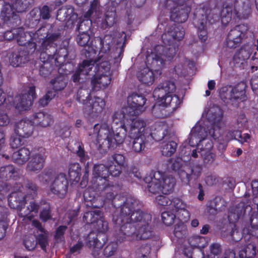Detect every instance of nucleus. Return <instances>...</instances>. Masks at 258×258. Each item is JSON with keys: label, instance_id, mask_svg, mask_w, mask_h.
Returning a JSON list of instances; mask_svg holds the SVG:
<instances>
[{"label": "nucleus", "instance_id": "c03bdc74", "mask_svg": "<svg viewBox=\"0 0 258 258\" xmlns=\"http://www.w3.org/2000/svg\"><path fill=\"white\" fill-rule=\"evenodd\" d=\"M227 206V202L222 197H216L210 203V210L213 209L216 213L225 211Z\"/></svg>", "mask_w": 258, "mask_h": 258}, {"label": "nucleus", "instance_id": "dca6fc26", "mask_svg": "<svg viewBox=\"0 0 258 258\" xmlns=\"http://www.w3.org/2000/svg\"><path fill=\"white\" fill-rule=\"evenodd\" d=\"M135 113L134 111H131L130 108L123 107L121 109L115 111L111 115L110 121L112 128L127 127V123H130L129 120H132L128 117L134 116Z\"/></svg>", "mask_w": 258, "mask_h": 258}, {"label": "nucleus", "instance_id": "f257e3e1", "mask_svg": "<svg viewBox=\"0 0 258 258\" xmlns=\"http://www.w3.org/2000/svg\"><path fill=\"white\" fill-rule=\"evenodd\" d=\"M137 202L133 199H128L121 209L119 218L113 215L112 221L114 223L113 236L115 242H111L104 248L103 254L106 257L113 255L117 249V242L134 239H147L152 236L150 225L152 215L148 212L137 211L130 216L133 205Z\"/></svg>", "mask_w": 258, "mask_h": 258}, {"label": "nucleus", "instance_id": "f8f14e48", "mask_svg": "<svg viewBox=\"0 0 258 258\" xmlns=\"http://www.w3.org/2000/svg\"><path fill=\"white\" fill-rule=\"evenodd\" d=\"M248 29V26L244 24L236 25L231 29L228 32L225 40L226 46L231 49L239 47L245 37Z\"/></svg>", "mask_w": 258, "mask_h": 258}, {"label": "nucleus", "instance_id": "f3484780", "mask_svg": "<svg viewBox=\"0 0 258 258\" xmlns=\"http://www.w3.org/2000/svg\"><path fill=\"white\" fill-rule=\"evenodd\" d=\"M54 34L58 35V36L53 42L54 43L55 51L54 54H53L52 61L54 62L56 67H59V68H62V69L63 70V63L65 62L66 58L69 55L68 48V47L64 46L57 49V42L60 40L61 35L59 31L52 32V31L50 30H48V35H50L51 34Z\"/></svg>", "mask_w": 258, "mask_h": 258}, {"label": "nucleus", "instance_id": "412c9836", "mask_svg": "<svg viewBox=\"0 0 258 258\" xmlns=\"http://www.w3.org/2000/svg\"><path fill=\"white\" fill-rule=\"evenodd\" d=\"M150 180L148 177L144 179L146 182H148L147 185L148 190L151 193L156 194L161 192L163 194L162 187V172L156 171L150 173Z\"/></svg>", "mask_w": 258, "mask_h": 258}, {"label": "nucleus", "instance_id": "1a4fd4ad", "mask_svg": "<svg viewBox=\"0 0 258 258\" xmlns=\"http://www.w3.org/2000/svg\"><path fill=\"white\" fill-rule=\"evenodd\" d=\"M246 88V85L243 82H240L234 86H225L221 88L220 96L224 102L237 107L240 103L247 100Z\"/></svg>", "mask_w": 258, "mask_h": 258}, {"label": "nucleus", "instance_id": "c85d7f7f", "mask_svg": "<svg viewBox=\"0 0 258 258\" xmlns=\"http://www.w3.org/2000/svg\"><path fill=\"white\" fill-rule=\"evenodd\" d=\"M111 81L110 74L99 73L94 76L91 80V84L93 88L96 90L97 88L100 89H104L108 87Z\"/></svg>", "mask_w": 258, "mask_h": 258}, {"label": "nucleus", "instance_id": "338daca9", "mask_svg": "<svg viewBox=\"0 0 258 258\" xmlns=\"http://www.w3.org/2000/svg\"><path fill=\"white\" fill-rule=\"evenodd\" d=\"M99 6L98 1L93 0L90 4L89 10L85 13V17L90 18L94 13L95 14V16H98L99 14Z\"/></svg>", "mask_w": 258, "mask_h": 258}, {"label": "nucleus", "instance_id": "3c124183", "mask_svg": "<svg viewBox=\"0 0 258 258\" xmlns=\"http://www.w3.org/2000/svg\"><path fill=\"white\" fill-rule=\"evenodd\" d=\"M256 254V246L253 243L250 242L244 246L239 251L240 258H254Z\"/></svg>", "mask_w": 258, "mask_h": 258}, {"label": "nucleus", "instance_id": "aec40b11", "mask_svg": "<svg viewBox=\"0 0 258 258\" xmlns=\"http://www.w3.org/2000/svg\"><path fill=\"white\" fill-rule=\"evenodd\" d=\"M147 99L143 95L136 93H133L127 97L128 106L125 108H130L131 111H134V116L138 115L139 113L143 111L144 105Z\"/></svg>", "mask_w": 258, "mask_h": 258}, {"label": "nucleus", "instance_id": "72a5a7b5", "mask_svg": "<svg viewBox=\"0 0 258 258\" xmlns=\"http://www.w3.org/2000/svg\"><path fill=\"white\" fill-rule=\"evenodd\" d=\"M137 77L142 84L149 86L152 85L155 80L154 72L148 67H144L138 71Z\"/></svg>", "mask_w": 258, "mask_h": 258}, {"label": "nucleus", "instance_id": "c9c22d12", "mask_svg": "<svg viewBox=\"0 0 258 258\" xmlns=\"http://www.w3.org/2000/svg\"><path fill=\"white\" fill-rule=\"evenodd\" d=\"M113 128L110 127L108 122H104L101 124H96L94 126L93 133L97 135V138H102L106 136H112Z\"/></svg>", "mask_w": 258, "mask_h": 258}, {"label": "nucleus", "instance_id": "7c9ffc66", "mask_svg": "<svg viewBox=\"0 0 258 258\" xmlns=\"http://www.w3.org/2000/svg\"><path fill=\"white\" fill-rule=\"evenodd\" d=\"M19 177L17 170L13 165L9 164L0 168V179L4 181L16 180Z\"/></svg>", "mask_w": 258, "mask_h": 258}, {"label": "nucleus", "instance_id": "f03ea898", "mask_svg": "<svg viewBox=\"0 0 258 258\" xmlns=\"http://www.w3.org/2000/svg\"><path fill=\"white\" fill-rule=\"evenodd\" d=\"M251 6V0H225L218 14L217 9H211L210 6L207 14L210 15L209 24H213L221 20L222 25L226 26L231 20L233 7L234 19H247L252 12Z\"/></svg>", "mask_w": 258, "mask_h": 258}, {"label": "nucleus", "instance_id": "13d9d810", "mask_svg": "<svg viewBox=\"0 0 258 258\" xmlns=\"http://www.w3.org/2000/svg\"><path fill=\"white\" fill-rule=\"evenodd\" d=\"M97 142L99 148L104 151H107L111 148H114V142L113 141L112 136L97 138Z\"/></svg>", "mask_w": 258, "mask_h": 258}, {"label": "nucleus", "instance_id": "e2e57ef3", "mask_svg": "<svg viewBox=\"0 0 258 258\" xmlns=\"http://www.w3.org/2000/svg\"><path fill=\"white\" fill-rule=\"evenodd\" d=\"M23 244L28 250H34L37 245L36 237L32 234L25 235L23 239Z\"/></svg>", "mask_w": 258, "mask_h": 258}, {"label": "nucleus", "instance_id": "6e6d98bb", "mask_svg": "<svg viewBox=\"0 0 258 258\" xmlns=\"http://www.w3.org/2000/svg\"><path fill=\"white\" fill-rule=\"evenodd\" d=\"M151 245L149 243L141 245L135 252L136 258H151Z\"/></svg>", "mask_w": 258, "mask_h": 258}, {"label": "nucleus", "instance_id": "0eeeda50", "mask_svg": "<svg viewBox=\"0 0 258 258\" xmlns=\"http://www.w3.org/2000/svg\"><path fill=\"white\" fill-rule=\"evenodd\" d=\"M173 170L177 172L179 178L184 184L188 185L192 180L198 179L202 174L203 166L199 164L184 163L181 158L175 159L171 165Z\"/></svg>", "mask_w": 258, "mask_h": 258}, {"label": "nucleus", "instance_id": "c756f323", "mask_svg": "<svg viewBox=\"0 0 258 258\" xmlns=\"http://www.w3.org/2000/svg\"><path fill=\"white\" fill-rule=\"evenodd\" d=\"M33 125L30 122L22 119L15 125V132L22 138H27L33 133Z\"/></svg>", "mask_w": 258, "mask_h": 258}, {"label": "nucleus", "instance_id": "cd10ccee", "mask_svg": "<svg viewBox=\"0 0 258 258\" xmlns=\"http://www.w3.org/2000/svg\"><path fill=\"white\" fill-rule=\"evenodd\" d=\"M171 208L174 209L177 212V215L181 221H187L190 216L189 211L186 209V205L182 201L178 198H174L171 199Z\"/></svg>", "mask_w": 258, "mask_h": 258}, {"label": "nucleus", "instance_id": "6ab92c4d", "mask_svg": "<svg viewBox=\"0 0 258 258\" xmlns=\"http://www.w3.org/2000/svg\"><path fill=\"white\" fill-rule=\"evenodd\" d=\"M175 84L170 81H166L158 85L153 91V96L159 102H163L164 98L175 90Z\"/></svg>", "mask_w": 258, "mask_h": 258}, {"label": "nucleus", "instance_id": "5701e85b", "mask_svg": "<svg viewBox=\"0 0 258 258\" xmlns=\"http://www.w3.org/2000/svg\"><path fill=\"white\" fill-rule=\"evenodd\" d=\"M131 121V120H129ZM127 130L128 129V137L130 138L136 137H142L148 136L145 133V128L146 126V122L143 119H137L131 120V123H127Z\"/></svg>", "mask_w": 258, "mask_h": 258}, {"label": "nucleus", "instance_id": "39448f33", "mask_svg": "<svg viewBox=\"0 0 258 258\" xmlns=\"http://www.w3.org/2000/svg\"><path fill=\"white\" fill-rule=\"evenodd\" d=\"M48 30L46 27L42 26L35 32H28L23 27H19L17 42L19 45L24 46L25 50L38 52L39 46L42 45L43 42L50 39L54 41L58 36L55 34L48 35Z\"/></svg>", "mask_w": 258, "mask_h": 258}, {"label": "nucleus", "instance_id": "58836bf2", "mask_svg": "<svg viewBox=\"0 0 258 258\" xmlns=\"http://www.w3.org/2000/svg\"><path fill=\"white\" fill-rule=\"evenodd\" d=\"M210 238L207 236L195 235L188 238V243L192 249H203L208 244Z\"/></svg>", "mask_w": 258, "mask_h": 258}, {"label": "nucleus", "instance_id": "2eb2a0df", "mask_svg": "<svg viewBox=\"0 0 258 258\" xmlns=\"http://www.w3.org/2000/svg\"><path fill=\"white\" fill-rule=\"evenodd\" d=\"M210 8V3L206 2L202 4L201 9L203 13L201 14L200 18L196 19L194 22L196 27L198 28L199 38L203 42L208 39V32L207 30V23H209L210 15H207Z\"/></svg>", "mask_w": 258, "mask_h": 258}, {"label": "nucleus", "instance_id": "79ce46f5", "mask_svg": "<svg viewBox=\"0 0 258 258\" xmlns=\"http://www.w3.org/2000/svg\"><path fill=\"white\" fill-rule=\"evenodd\" d=\"M41 208L42 209L40 214V219L44 222L51 219V210L50 204L46 199H42L40 200Z\"/></svg>", "mask_w": 258, "mask_h": 258}, {"label": "nucleus", "instance_id": "a878e982", "mask_svg": "<svg viewBox=\"0 0 258 258\" xmlns=\"http://www.w3.org/2000/svg\"><path fill=\"white\" fill-rule=\"evenodd\" d=\"M30 160L28 162L27 166V171L30 172H39L44 166L45 158L44 154L41 153L32 154Z\"/></svg>", "mask_w": 258, "mask_h": 258}, {"label": "nucleus", "instance_id": "37998d69", "mask_svg": "<svg viewBox=\"0 0 258 258\" xmlns=\"http://www.w3.org/2000/svg\"><path fill=\"white\" fill-rule=\"evenodd\" d=\"M81 168L78 163H72L69 164L68 174L71 181L78 182L81 178Z\"/></svg>", "mask_w": 258, "mask_h": 258}, {"label": "nucleus", "instance_id": "f704fd0d", "mask_svg": "<svg viewBox=\"0 0 258 258\" xmlns=\"http://www.w3.org/2000/svg\"><path fill=\"white\" fill-rule=\"evenodd\" d=\"M31 152L26 147H22L12 155V159L14 163L18 165H23L30 158Z\"/></svg>", "mask_w": 258, "mask_h": 258}, {"label": "nucleus", "instance_id": "5fc2aeb1", "mask_svg": "<svg viewBox=\"0 0 258 258\" xmlns=\"http://www.w3.org/2000/svg\"><path fill=\"white\" fill-rule=\"evenodd\" d=\"M114 130L115 131L113 132L114 135L112 136V139L116 146L117 145L121 144L124 142L126 136L127 127H118L113 128Z\"/></svg>", "mask_w": 258, "mask_h": 258}, {"label": "nucleus", "instance_id": "4be33fe9", "mask_svg": "<svg viewBox=\"0 0 258 258\" xmlns=\"http://www.w3.org/2000/svg\"><path fill=\"white\" fill-rule=\"evenodd\" d=\"M97 191L98 190L94 188L93 185L92 188H88L85 190L84 198L87 207L97 209L102 207V203L100 202L102 199H100V195L97 194Z\"/></svg>", "mask_w": 258, "mask_h": 258}, {"label": "nucleus", "instance_id": "423d86ee", "mask_svg": "<svg viewBox=\"0 0 258 258\" xmlns=\"http://www.w3.org/2000/svg\"><path fill=\"white\" fill-rule=\"evenodd\" d=\"M39 180L44 183L49 184L50 192L60 199H64L68 191L69 180L65 173L60 172L54 174L51 169H44L38 175Z\"/></svg>", "mask_w": 258, "mask_h": 258}, {"label": "nucleus", "instance_id": "774afa93", "mask_svg": "<svg viewBox=\"0 0 258 258\" xmlns=\"http://www.w3.org/2000/svg\"><path fill=\"white\" fill-rule=\"evenodd\" d=\"M90 39V35L87 32H83L82 33H79L77 35L76 41L79 45L86 47L89 46L88 43Z\"/></svg>", "mask_w": 258, "mask_h": 258}, {"label": "nucleus", "instance_id": "7ed1b4c3", "mask_svg": "<svg viewBox=\"0 0 258 258\" xmlns=\"http://www.w3.org/2000/svg\"><path fill=\"white\" fill-rule=\"evenodd\" d=\"M83 220L88 227L93 229L87 237L88 246L100 249L107 240L105 233L109 229L108 223L105 220L103 212L99 209L86 212Z\"/></svg>", "mask_w": 258, "mask_h": 258}, {"label": "nucleus", "instance_id": "4d7b16f0", "mask_svg": "<svg viewBox=\"0 0 258 258\" xmlns=\"http://www.w3.org/2000/svg\"><path fill=\"white\" fill-rule=\"evenodd\" d=\"M15 13L12 5L4 2L1 11V16L5 21L10 20L11 18L13 17Z\"/></svg>", "mask_w": 258, "mask_h": 258}, {"label": "nucleus", "instance_id": "4c0bfd02", "mask_svg": "<svg viewBox=\"0 0 258 258\" xmlns=\"http://www.w3.org/2000/svg\"><path fill=\"white\" fill-rule=\"evenodd\" d=\"M161 180L163 195H168L173 190L176 184V181L175 178L172 175H166L162 172V178Z\"/></svg>", "mask_w": 258, "mask_h": 258}, {"label": "nucleus", "instance_id": "603ef678", "mask_svg": "<svg viewBox=\"0 0 258 258\" xmlns=\"http://www.w3.org/2000/svg\"><path fill=\"white\" fill-rule=\"evenodd\" d=\"M149 136H142L140 137H136L131 138L133 140L132 142V149L136 153H141L143 151L146 147V144L148 143Z\"/></svg>", "mask_w": 258, "mask_h": 258}, {"label": "nucleus", "instance_id": "473e14b6", "mask_svg": "<svg viewBox=\"0 0 258 258\" xmlns=\"http://www.w3.org/2000/svg\"><path fill=\"white\" fill-rule=\"evenodd\" d=\"M61 68H58V72L59 75L52 79L50 81L53 89L56 93L57 91L62 90L68 84V71H64L63 73L60 72Z\"/></svg>", "mask_w": 258, "mask_h": 258}, {"label": "nucleus", "instance_id": "a211bd4d", "mask_svg": "<svg viewBox=\"0 0 258 258\" xmlns=\"http://www.w3.org/2000/svg\"><path fill=\"white\" fill-rule=\"evenodd\" d=\"M105 101L99 97H94L89 104L83 107V111L92 117H96L100 114L105 106Z\"/></svg>", "mask_w": 258, "mask_h": 258}, {"label": "nucleus", "instance_id": "bf43d9fd", "mask_svg": "<svg viewBox=\"0 0 258 258\" xmlns=\"http://www.w3.org/2000/svg\"><path fill=\"white\" fill-rule=\"evenodd\" d=\"M222 252L221 246L217 243H214L209 246V250L207 251L205 258H219Z\"/></svg>", "mask_w": 258, "mask_h": 258}, {"label": "nucleus", "instance_id": "69168bd1", "mask_svg": "<svg viewBox=\"0 0 258 258\" xmlns=\"http://www.w3.org/2000/svg\"><path fill=\"white\" fill-rule=\"evenodd\" d=\"M175 217V215L171 211H164L161 214L162 221L166 226L172 225L174 222Z\"/></svg>", "mask_w": 258, "mask_h": 258}, {"label": "nucleus", "instance_id": "0e129e2a", "mask_svg": "<svg viewBox=\"0 0 258 258\" xmlns=\"http://www.w3.org/2000/svg\"><path fill=\"white\" fill-rule=\"evenodd\" d=\"M25 1L13 0L14 2L12 5L16 13H23L27 10L31 4L29 2L28 3H24Z\"/></svg>", "mask_w": 258, "mask_h": 258}, {"label": "nucleus", "instance_id": "e433bc0d", "mask_svg": "<svg viewBox=\"0 0 258 258\" xmlns=\"http://www.w3.org/2000/svg\"><path fill=\"white\" fill-rule=\"evenodd\" d=\"M184 34V28L181 25L173 24L168 27L166 35L173 40L179 41L183 38Z\"/></svg>", "mask_w": 258, "mask_h": 258}, {"label": "nucleus", "instance_id": "2f4dec72", "mask_svg": "<svg viewBox=\"0 0 258 258\" xmlns=\"http://www.w3.org/2000/svg\"><path fill=\"white\" fill-rule=\"evenodd\" d=\"M32 120L33 124L43 127L49 126L53 122L52 116L44 112L35 113Z\"/></svg>", "mask_w": 258, "mask_h": 258}, {"label": "nucleus", "instance_id": "a18cd8bd", "mask_svg": "<svg viewBox=\"0 0 258 258\" xmlns=\"http://www.w3.org/2000/svg\"><path fill=\"white\" fill-rule=\"evenodd\" d=\"M88 64L87 61H83L82 63L78 66V69L72 76V80L74 83H78L80 81L81 75H89V72L91 70L87 69V67H90V65Z\"/></svg>", "mask_w": 258, "mask_h": 258}, {"label": "nucleus", "instance_id": "9d476101", "mask_svg": "<svg viewBox=\"0 0 258 258\" xmlns=\"http://www.w3.org/2000/svg\"><path fill=\"white\" fill-rule=\"evenodd\" d=\"M54 41L51 39L43 42L42 45L38 47V52L40 54L39 58L42 63L40 65L39 74L44 78L50 76L53 70V63L52 58L55 51Z\"/></svg>", "mask_w": 258, "mask_h": 258}, {"label": "nucleus", "instance_id": "8fccbe9b", "mask_svg": "<svg viewBox=\"0 0 258 258\" xmlns=\"http://www.w3.org/2000/svg\"><path fill=\"white\" fill-rule=\"evenodd\" d=\"M92 99L89 89L83 88L79 89L76 99L79 103L83 104V107L87 106Z\"/></svg>", "mask_w": 258, "mask_h": 258}, {"label": "nucleus", "instance_id": "b1692460", "mask_svg": "<svg viewBox=\"0 0 258 258\" xmlns=\"http://www.w3.org/2000/svg\"><path fill=\"white\" fill-rule=\"evenodd\" d=\"M112 160L109 164L110 174L111 176L118 177L123 168L126 165L125 158L121 154H114L112 156Z\"/></svg>", "mask_w": 258, "mask_h": 258}, {"label": "nucleus", "instance_id": "9b49d317", "mask_svg": "<svg viewBox=\"0 0 258 258\" xmlns=\"http://www.w3.org/2000/svg\"><path fill=\"white\" fill-rule=\"evenodd\" d=\"M91 183L93 187L104 188L106 184L111 182L110 180V167L103 164H96L94 166Z\"/></svg>", "mask_w": 258, "mask_h": 258}, {"label": "nucleus", "instance_id": "ddd939ff", "mask_svg": "<svg viewBox=\"0 0 258 258\" xmlns=\"http://www.w3.org/2000/svg\"><path fill=\"white\" fill-rule=\"evenodd\" d=\"M167 130L162 128L151 134L152 137L156 141H162L161 143V150L162 154L164 156L170 157L176 151L177 144L173 141H166L167 139Z\"/></svg>", "mask_w": 258, "mask_h": 258}, {"label": "nucleus", "instance_id": "393cba45", "mask_svg": "<svg viewBox=\"0 0 258 258\" xmlns=\"http://www.w3.org/2000/svg\"><path fill=\"white\" fill-rule=\"evenodd\" d=\"M29 50L20 48L13 52L10 57V63L13 67H18L29 60L30 53Z\"/></svg>", "mask_w": 258, "mask_h": 258}, {"label": "nucleus", "instance_id": "bb28decb", "mask_svg": "<svg viewBox=\"0 0 258 258\" xmlns=\"http://www.w3.org/2000/svg\"><path fill=\"white\" fill-rule=\"evenodd\" d=\"M146 64L150 70L153 72H156L157 74L160 75L161 74V70L164 66L165 62L164 59L160 54L152 53L150 55L146 56Z\"/></svg>", "mask_w": 258, "mask_h": 258}, {"label": "nucleus", "instance_id": "ea45409f", "mask_svg": "<svg viewBox=\"0 0 258 258\" xmlns=\"http://www.w3.org/2000/svg\"><path fill=\"white\" fill-rule=\"evenodd\" d=\"M32 102L33 101L28 98L27 95L22 94L15 97L14 103L17 110L22 111L29 109Z\"/></svg>", "mask_w": 258, "mask_h": 258}, {"label": "nucleus", "instance_id": "864d4df0", "mask_svg": "<svg viewBox=\"0 0 258 258\" xmlns=\"http://www.w3.org/2000/svg\"><path fill=\"white\" fill-rule=\"evenodd\" d=\"M163 102L165 104H167L170 108L173 109V110L175 111L178 108L180 107L182 103V100L178 96L170 93L164 98Z\"/></svg>", "mask_w": 258, "mask_h": 258}, {"label": "nucleus", "instance_id": "de8ad7c7", "mask_svg": "<svg viewBox=\"0 0 258 258\" xmlns=\"http://www.w3.org/2000/svg\"><path fill=\"white\" fill-rule=\"evenodd\" d=\"M77 14L74 13V9L72 7H62L57 11L56 19L60 21H69Z\"/></svg>", "mask_w": 258, "mask_h": 258}, {"label": "nucleus", "instance_id": "6e6552de", "mask_svg": "<svg viewBox=\"0 0 258 258\" xmlns=\"http://www.w3.org/2000/svg\"><path fill=\"white\" fill-rule=\"evenodd\" d=\"M96 189H98L100 192V199H102V201H100V202H102V205L104 203H111L112 206L116 209L117 206L120 207V213L119 215L115 212L113 215L112 218L113 217V215H117L118 217L119 218L120 213H121V209L122 207L124 205L125 202H126V200L128 199H133L137 202L136 204L133 205V208L131 210V214H130V216L135 212L137 211H141L143 212H146V211L141 210L139 209L138 207L139 206V201L137 199L133 198V197H128L126 199L125 201H124L122 204H116L115 197L117 195L119 187L118 186L115 185L114 182L111 181L109 183H107L105 185V187L104 188H97Z\"/></svg>", "mask_w": 258, "mask_h": 258}, {"label": "nucleus", "instance_id": "20e7f679", "mask_svg": "<svg viewBox=\"0 0 258 258\" xmlns=\"http://www.w3.org/2000/svg\"><path fill=\"white\" fill-rule=\"evenodd\" d=\"M97 39L99 41L100 52L94 61L96 64L95 69L99 73L109 74L110 63L106 55H107L109 52L113 55L117 53V56H114V59L120 60L124 52L125 40L123 41L122 38H116L109 34L105 35L103 38L99 37Z\"/></svg>", "mask_w": 258, "mask_h": 258}, {"label": "nucleus", "instance_id": "4468645a", "mask_svg": "<svg viewBox=\"0 0 258 258\" xmlns=\"http://www.w3.org/2000/svg\"><path fill=\"white\" fill-rule=\"evenodd\" d=\"M23 186L20 182H16L14 191L9 195L8 203L11 209L21 211L26 204L27 196L22 191Z\"/></svg>", "mask_w": 258, "mask_h": 258}, {"label": "nucleus", "instance_id": "a19ab883", "mask_svg": "<svg viewBox=\"0 0 258 258\" xmlns=\"http://www.w3.org/2000/svg\"><path fill=\"white\" fill-rule=\"evenodd\" d=\"M113 5L111 8V11H107L105 14V19L102 22V27L106 29L111 27L115 23L116 9L114 7L116 0H109Z\"/></svg>", "mask_w": 258, "mask_h": 258}, {"label": "nucleus", "instance_id": "680f3d73", "mask_svg": "<svg viewBox=\"0 0 258 258\" xmlns=\"http://www.w3.org/2000/svg\"><path fill=\"white\" fill-rule=\"evenodd\" d=\"M184 254L188 258H205L203 249L193 248L192 250L187 248H184L183 250Z\"/></svg>", "mask_w": 258, "mask_h": 258}, {"label": "nucleus", "instance_id": "09e8293b", "mask_svg": "<svg viewBox=\"0 0 258 258\" xmlns=\"http://www.w3.org/2000/svg\"><path fill=\"white\" fill-rule=\"evenodd\" d=\"M82 54L86 57V59L83 61H86L88 64L90 65V67H87L88 70H91L95 64V61L97 57H96V51L90 46H87V49H84L82 51Z\"/></svg>", "mask_w": 258, "mask_h": 258}, {"label": "nucleus", "instance_id": "052dcab7", "mask_svg": "<svg viewBox=\"0 0 258 258\" xmlns=\"http://www.w3.org/2000/svg\"><path fill=\"white\" fill-rule=\"evenodd\" d=\"M188 233L186 226L182 222L176 224L174 227V235L177 239L185 237Z\"/></svg>", "mask_w": 258, "mask_h": 258}, {"label": "nucleus", "instance_id": "49530a36", "mask_svg": "<svg viewBox=\"0 0 258 258\" xmlns=\"http://www.w3.org/2000/svg\"><path fill=\"white\" fill-rule=\"evenodd\" d=\"M161 103V104L154 110L155 116L157 118H164L171 115L174 112L173 109L170 108L167 104H165L164 102Z\"/></svg>", "mask_w": 258, "mask_h": 258}]
</instances>
